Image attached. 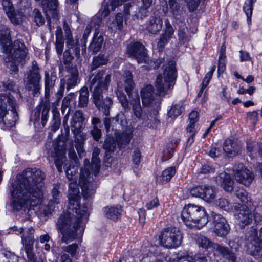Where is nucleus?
<instances>
[{
    "label": "nucleus",
    "mask_w": 262,
    "mask_h": 262,
    "mask_svg": "<svg viewBox=\"0 0 262 262\" xmlns=\"http://www.w3.org/2000/svg\"><path fill=\"white\" fill-rule=\"evenodd\" d=\"M61 248L63 252H67L70 254L71 257L76 256L78 249V246L76 243H73L68 246H62Z\"/></svg>",
    "instance_id": "3c124183"
},
{
    "label": "nucleus",
    "mask_w": 262,
    "mask_h": 262,
    "mask_svg": "<svg viewBox=\"0 0 262 262\" xmlns=\"http://www.w3.org/2000/svg\"><path fill=\"white\" fill-rule=\"evenodd\" d=\"M75 147L80 157L82 156L84 152L83 149L84 138L83 135L81 133H77L75 138Z\"/></svg>",
    "instance_id": "a19ab883"
},
{
    "label": "nucleus",
    "mask_w": 262,
    "mask_h": 262,
    "mask_svg": "<svg viewBox=\"0 0 262 262\" xmlns=\"http://www.w3.org/2000/svg\"><path fill=\"white\" fill-rule=\"evenodd\" d=\"M66 42L67 45L71 48H73L74 46H76L78 44V38L76 36L75 38H73L72 34H67L66 35Z\"/></svg>",
    "instance_id": "338daca9"
},
{
    "label": "nucleus",
    "mask_w": 262,
    "mask_h": 262,
    "mask_svg": "<svg viewBox=\"0 0 262 262\" xmlns=\"http://www.w3.org/2000/svg\"><path fill=\"white\" fill-rule=\"evenodd\" d=\"M124 14L126 18L130 14L129 9L130 8H137L136 5H132L130 3H126L124 6ZM138 11H135L134 14V17L137 19H143L148 15V8L142 6H138Z\"/></svg>",
    "instance_id": "393cba45"
},
{
    "label": "nucleus",
    "mask_w": 262,
    "mask_h": 262,
    "mask_svg": "<svg viewBox=\"0 0 262 262\" xmlns=\"http://www.w3.org/2000/svg\"><path fill=\"white\" fill-rule=\"evenodd\" d=\"M40 70L35 61H33L32 65L28 67L26 72L24 82L25 86L29 91L32 92L34 96H38L40 94L41 85L40 84L41 76Z\"/></svg>",
    "instance_id": "6e6552de"
},
{
    "label": "nucleus",
    "mask_w": 262,
    "mask_h": 262,
    "mask_svg": "<svg viewBox=\"0 0 262 262\" xmlns=\"http://www.w3.org/2000/svg\"><path fill=\"white\" fill-rule=\"evenodd\" d=\"M53 146L54 150H52L51 156L54 158L58 171L62 172V166L66 161L65 142L60 140H56Z\"/></svg>",
    "instance_id": "f8f14e48"
},
{
    "label": "nucleus",
    "mask_w": 262,
    "mask_h": 262,
    "mask_svg": "<svg viewBox=\"0 0 262 262\" xmlns=\"http://www.w3.org/2000/svg\"><path fill=\"white\" fill-rule=\"evenodd\" d=\"M234 216L239 225L245 226L252 222L254 215L247 206L238 204L234 206Z\"/></svg>",
    "instance_id": "dca6fc26"
},
{
    "label": "nucleus",
    "mask_w": 262,
    "mask_h": 262,
    "mask_svg": "<svg viewBox=\"0 0 262 262\" xmlns=\"http://www.w3.org/2000/svg\"><path fill=\"white\" fill-rule=\"evenodd\" d=\"M93 103L95 106L106 116L110 115V110L112 107L113 101L110 97L103 99V93L95 90L92 94Z\"/></svg>",
    "instance_id": "2eb2a0df"
},
{
    "label": "nucleus",
    "mask_w": 262,
    "mask_h": 262,
    "mask_svg": "<svg viewBox=\"0 0 262 262\" xmlns=\"http://www.w3.org/2000/svg\"><path fill=\"white\" fill-rule=\"evenodd\" d=\"M64 91V81L62 83V80L60 81V86L56 93V100L54 102L53 104L55 105H58L61 99L63 96Z\"/></svg>",
    "instance_id": "bf43d9fd"
},
{
    "label": "nucleus",
    "mask_w": 262,
    "mask_h": 262,
    "mask_svg": "<svg viewBox=\"0 0 262 262\" xmlns=\"http://www.w3.org/2000/svg\"><path fill=\"white\" fill-rule=\"evenodd\" d=\"M62 80V82L64 81V84H67V90L69 91L71 89L75 87L80 82L79 78V73L77 70H74L71 74L67 77L66 81Z\"/></svg>",
    "instance_id": "c756f323"
},
{
    "label": "nucleus",
    "mask_w": 262,
    "mask_h": 262,
    "mask_svg": "<svg viewBox=\"0 0 262 262\" xmlns=\"http://www.w3.org/2000/svg\"><path fill=\"white\" fill-rule=\"evenodd\" d=\"M216 205L225 211H228L230 209V203L225 198H221L219 199L215 202Z\"/></svg>",
    "instance_id": "6e6d98bb"
},
{
    "label": "nucleus",
    "mask_w": 262,
    "mask_h": 262,
    "mask_svg": "<svg viewBox=\"0 0 262 262\" xmlns=\"http://www.w3.org/2000/svg\"><path fill=\"white\" fill-rule=\"evenodd\" d=\"M16 103L12 107H9L3 117V122H0V126L3 129H8L16 124L18 116L16 111Z\"/></svg>",
    "instance_id": "aec40b11"
},
{
    "label": "nucleus",
    "mask_w": 262,
    "mask_h": 262,
    "mask_svg": "<svg viewBox=\"0 0 262 262\" xmlns=\"http://www.w3.org/2000/svg\"><path fill=\"white\" fill-rule=\"evenodd\" d=\"M78 106L84 108L87 106L89 102V92L86 86H83L79 91Z\"/></svg>",
    "instance_id": "7c9ffc66"
},
{
    "label": "nucleus",
    "mask_w": 262,
    "mask_h": 262,
    "mask_svg": "<svg viewBox=\"0 0 262 262\" xmlns=\"http://www.w3.org/2000/svg\"><path fill=\"white\" fill-rule=\"evenodd\" d=\"M246 239L247 241V247L248 253L259 258L262 256V239L260 235H257V231L254 227H251L246 235Z\"/></svg>",
    "instance_id": "9d476101"
},
{
    "label": "nucleus",
    "mask_w": 262,
    "mask_h": 262,
    "mask_svg": "<svg viewBox=\"0 0 262 262\" xmlns=\"http://www.w3.org/2000/svg\"><path fill=\"white\" fill-rule=\"evenodd\" d=\"M116 94L122 107L124 109L125 111H128L130 107L128 101L124 93L118 90L116 91Z\"/></svg>",
    "instance_id": "de8ad7c7"
},
{
    "label": "nucleus",
    "mask_w": 262,
    "mask_h": 262,
    "mask_svg": "<svg viewBox=\"0 0 262 262\" xmlns=\"http://www.w3.org/2000/svg\"><path fill=\"white\" fill-rule=\"evenodd\" d=\"M41 6L46 14L47 19L52 17L57 18L58 16L57 0H42Z\"/></svg>",
    "instance_id": "5701e85b"
},
{
    "label": "nucleus",
    "mask_w": 262,
    "mask_h": 262,
    "mask_svg": "<svg viewBox=\"0 0 262 262\" xmlns=\"http://www.w3.org/2000/svg\"><path fill=\"white\" fill-rule=\"evenodd\" d=\"M50 110V104L49 99H46L45 101L42 100L40 103L35 108L33 114L32 115L31 119L34 122H38L40 119L41 124L44 126L49 117Z\"/></svg>",
    "instance_id": "4468645a"
},
{
    "label": "nucleus",
    "mask_w": 262,
    "mask_h": 262,
    "mask_svg": "<svg viewBox=\"0 0 262 262\" xmlns=\"http://www.w3.org/2000/svg\"><path fill=\"white\" fill-rule=\"evenodd\" d=\"M181 217L185 224L190 228L201 229L208 222L204 208L192 204H188L183 207Z\"/></svg>",
    "instance_id": "20e7f679"
},
{
    "label": "nucleus",
    "mask_w": 262,
    "mask_h": 262,
    "mask_svg": "<svg viewBox=\"0 0 262 262\" xmlns=\"http://www.w3.org/2000/svg\"><path fill=\"white\" fill-rule=\"evenodd\" d=\"M233 170L236 181L245 186H249L254 179L253 172L244 167L242 163L235 164Z\"/></svg>",
    "instance_id": "ddd939ff"
},
{
    "label": "nucleus",
    "mask_w": 262,
    "mask_h": 262,
    "mask_svg": "<svg viewBox=\"0 0 262 262\" xmlns=\"http://www.w3.org/2000/svg\"><path fill=\"white\" fill-rule=\"evenodd\" d=\"M100 152V150L99 148H98L97 147H95L94 148L92 153V162L93 163V165H94L95 168L96 169V171L95 173V176H96L100 166V160L99 159V158L98 157Z\"/></svg>",
    "instance_id": "c03bdc74"
},
{
    "label": "nucleus",
    "mask_w": 262,
    "mask_h": 262,
    "mask_svg": "<svg viewBox=\"0 0 262 262\" xmlns=\"http://www.w3.org/2000/svg\"><path fill=\"white\" fill-rule=\"evenodd\" d=\"M24 246L29 260L32 262H36V256L33 252V245H27Z\"/></svg>",
    "instance_id": "13d9d810"
},
{
    "label": "nucleus",
    "mask_w": 262,
    "mask_h": 262,
    "mask_svg": "<svg viewBox=\"0 0 262 262\" xmlns=\"http://www.w3.org/2000/svg\"><path fill=\"white\" fill-rule=\"evenodd\" d=\"M127 52L134 57L139 63L146 62L148 57L144 46L138 41L133 42L127 47Z\"/></svg>",
    "instance_id": "a211bd4d"
},
{
    "label": "nucleus",
    "mask_w": 262,
    "mask_h": 262,
    "mask_svg": "<svg viewBox=\"0 0 262 262\" xmlns=\"http://www.w3.org/2000/svg\"><path fill=\"white\" fill-rule=\"evenodd\" d=\"M101 24V19L98 16H94L86 27L85 31L86 33H90L91 32L99 33Z\"/></svg>",
    "instance_id": "c9c22d12"
},
{
    "label": "nucleus",
    "mask_w": 262,
    "mask_h": 262,
    "mask_svg": "<svg viewBox=\"0 0 262 262\" xmlns=\"http://www.w3.org/2000/svg\"><path fill=\"white\" fill-rule=\"evenodd\" d=\"M98 35V34H94L92 41L89 47V50L93 53L98 52L101 48L103 42V37L101 35L99 36Z\"/></svg>",
    "instance_id": "2f4dec72"
},
{
    "label": "nucleus",
    "mask_w": 262,
    "mask_h": 262,
    "mask_svg": "<svg viewBox=\"0 0 262 262\" xmlns=\"http://www.w3.org/2000/svg\"><path fill=\"white\" fill-rule=\"evenodd\" d=\"M171 34H163L160 37L158 42V46L161 49L164 48L165 45L168 42L169 40L171 38Z\"/></svg>",
    "instance_id": "774afa93"
},
{
    "label": "nucleus",
    "mask_w": 262,
    "mask_h": 262,
    "mask_svg": "<svg viewBox=\"0 0 262 262\" xmlns=\"http://www.w3.org/2000/svg\"><path fill=\"white\" fill-rule=\"evenodd\" d=\"M63 34H56V49L57 53L61 55L63 48Z\"/></svg>",
    "instance_id": "5fc2aeb1"
},
{
    "label": "nucleus",
    "mask_w": 262,
    "mask_h": 262,
    "mask_svg": "<svg viewBox=\"0 0 262 262\" xmlns=\"http://www.w3.org/2000/svg\"><path fill=\"white\" fill-rule=\"evenodd\" d=\"M15 104V100L11 94H0V122H3L4 113Z\"/></svg>",
    "instance_id": "b1692460"
},
{
    "label": "nucleus",
    "mask_w": 262,
    "mask_h": 262,
    "mask_svg": "<svg viewBox=\"0 0 262 262\" xmlns=\"http://www.w3.org/2000/svg\"><path fill=\"white\" fill-rule=\"evenodd\" d=\"M57 79L56 73L52 72L51 74L47 72H45V99H49L50 93L55 85V83Z\"/></svg>",
    "instance_id": "a878e982"
},
{
    "label": "nucleus",
    "mask_w": 262,
    "mask_h": 262,
    "mask_svg": "<svg viewBox=\"0 0 262 262\" xmlns=\"http://www.w3.org/2000/svg\"><path fill=\"white\" fill-rule=\"evenodd\" d=\"M238 248L237 247L233 248L232 246H230V248L225 247L216 243L214 245V251L217 253V255L225 258L229 262H236V252L237 251Z\"/></svg>",
    "instance_id": "412c9836"
},
{
    "label": "nucleus",
    "mask_w": 262,
    "mask_h": 262,
    "mask_svg": "<svg viewBox=\"0 0 262 262\" xmlns=\"http://www.w3.org/2000/svg\"><path fill=\"white\" fill-rule=\"evenodd\" d=\"M108 59L104 55L99 54L93 57V62L91 67V70L94 71L99 67L107 63Z\"/></svg>",
    "instance_id": "58836bf2"
},
{
    "label": "nucleus",
    "mask_w": 262,
    "mask_h": 262,
    "mask_svg": "<svg viewBox=\"0 0 262 262\" xmlns=\"http://www.w3.org/2000/svg\"><path fill=\"white\" fill-rule=\"evenodd\" d=\"M39 208L38 211L41 214H43L45 216H48L54 211L55 204L53 203L52 201H50L47 205L40 204Z\"/></svg>",
    "instance_id": "a18cd8bd"
},
{
    "label": "nucleus",
    "mask_w": 262,
    "mask_h": 262,
    "mask_svg": "<svg viewBox=\"0 0 262 262\" xmlns=\"http://www.w3.org/2000/svg\"><path fill=\"white\" fill-rule=\"evenodd\" d=\"M176 173V169L174 167H168L165 169L162 174L157 178V181L159 183H166L169 181Z\"/></svg>",
    "instance_id": "72a5a7b5"
},
{
    "label": "nucleus",
    "mask_w": 262,
    "mask_h": 262,
    "mask_svg": "<svg viewBox=\"0 0 262 262\" xmlns=\"http://www.w3.org/2000/svg\"><path fill=\"white\" fill-rule=\"evenodd\" d=\"M217 183L221 185L223 189L228 192L233 190V181L231 180L230 176L226 172H222L216 177Z\"/></svg>",
    "instance_id": "bb28decb"
},
{
    "label": "nucleus",
    "mask_w": 262,
    "mask_h": 262,
    "mask_svg": "<svg viewBox=\"0 0 262 262\" xmlns=\"http://www.w3.org/2000/svg\"><path fill=\"white\" fill-rule=\"evenodd\" d=\"M141 95L143 105H151L156 108L160 106V100L157 95H154V88L151 85H147L144 87L141 91Z\"/></svg>",
    "instance_id": "6ab92c4d"
},
{
    "label": "nucleus",
    "mask_w": 262,
    "mask_h": 262,
    "mask_svg": "<svg viewBox=\"0 0 262 262\" xmlns=\"http://www.w3.org/2000/svg\"><path fill=\"white\" fill-rule=\"evenodd\" d=\"M76 170L74 166L71 169L68 168L66 173L68 179L71 181L69 184L68 209L75 212L79 217L68 212L60 214L56 222L57 228L62 234V243L68 244L75 239L78 235V232L81 235L83 231V227L80 223L86 222L89 216V207L85 203L82 205L80 202L81 196L79 188L75 183Z\"/></svg>",
    "instance_id": "f257e3e1"
},
{
    "label": "nucleus",
    "mask_w": 262,
    "mask_h": 262,
    "mask_svg": "<svg viewBox=\"0 0 262 262\" xmlns=\"http://www.w3.org/2000/svg\"><path fill=\"white\" fill-rule=\"evenodd\" d=\"M12 229L16 231L17 235L22 234V243L24 246L34 244V230L33 228H18L17 226L13 227Z\"/></svg>",
    "instance_id": "4be33fe9"
},
{
    "label": "nucleus",
    "mask_w": 262,
    "mask_h": 262,
    "mask_svg": "<svg viewBox=\"0 0 262 262\" xmlns=\"http://www.w3.org/2000/svg\"><path fill=\"white\" fill-rule=\"evenodd\" d=\"M2 255L6 259V262H18V257L9 251H4Z\"/></svg>",
    "instance_id": "052dcab7"
},
{
    "label": "nucleus",
    "mask_w": 262,
    "mask_h": 262,
    "mask_svg": "<svg viewBox=\"0 0 262 262\" xmlns=\"http://www.w3.org/2000/svg\"><path fill=\"white\" fill-rule=\"evenodd\" d=\"M177 78V71L175 62L170 60L166 66L163 77L159 74L156 80V88L159 95L164 96L167 91L172 89Z\"/></svg>",
    "instance_id": "39448f33"
},
{
    "label": "nucleus",
    "mask_w": 262,
    "mask_h": 262,
    "mask_svg": "<svg viewBox=\"0 0 262 262\" xmlns=\"http://www.w3.org/2000/svg\"><path fill=\"white\" fill-rule=\"evenodd\" d=\"M11 34H0V45L2 51L7 55L8 67L16 73L18 71L17 63L25 60L28 50L25 44L19 39L12 43Z\"/></svg>",
    "instance_id": "7ed1b4c3"
},
{
    "label": "nucleus",
    "mask_w": 262,
    "mask_h": 262,
    "mask_svg": "<svg viewBox=\"0 0 262 262\" xmlns=\"http://www.w3.org/2000/svg\"><path fill=\"white\" fill-rule=\"evenodd\" d=\"M103 146L106 152L112 153L116 148V142L113 138L108 137L105 139Z\"/></svg>",
    "instance_id": "49530a36"
},
{
    "label": "nucleus",
    "mask_w": 262,
    "mask_h": 262,
    "mask_svg": "<svg viewBox=\"0 0 262 262\" xmlns=\"http://www.w3.org/2000/svg\"><path fill=\"white\" fill-rule=\"evenodd\" d=\"M201 0H184L187 7L190 12H194L195 11L200 3Z\"/></svg>",
    "instance_id": "680f3d73"
},
{
    "label": "nucleus",
    "mask_w": 262,
    "mask_h": 262,
    "mask_svg": "<svg viewBox=\"0 0 262 262\" xmlns=\"http://www.w3.org/2000/svg\"><path fill=\"white\" fill-rule=\"evenodd\" d=\"M213 232L219 237H225L230 231V226L226 220L221 215L212 214Z\"/></svg>",
    "instance_id": "f3484780"
},
{
    "label": "nucleus",
    "mask_w": 262,
    "mask_h": 262,
    "mask_svg": "<svg viewBox=\"0 0 262 262\" xmlns=\"http://www.w3.org/2000/svg\"><path fill=\"white\" fill-rule=\"evenodd\" d=\"M1 4L3 10L7 15L14 11V9L10 0H2Z\"/></svg>",
    "instance_id": "0e129e2a"
},
{
    "label": "nucleus",
    "mask_w": 262,
    "mask_h": 262,
    "mask_svg": "<svg viewBox=\"0 0 262 262\" xmlns=\"http://www.w3.org/2000/svg\"><path fill=\"white\" fill-rule=\"evenodd\" d=\"M34 21L37 26H41L45 23V19L41 12L37 9H35L32 14Z\"/></svg>",
    "instance_id": "4d7b16f0"
},
{
    "label": "nucleus",
    "mask_w": 262,
    "mask_h": 262,
    "mask_svg": "<svg viewBox=\"0 0 262 262\" xmlns=\"http://www.w3.org/2000/svg\"><path fill=\"white\" fill-rule=\"evenodd\" d=\"M132 138L131 133H122L118 139V145L119 148L123 147L129 143Z\"/></svg>",
    "instance_id": "09e8293b"
},
{
    "label": "nucleus",
    "mask_w": 262,
    "mask_h": 262,
    "mask_svg": "<svg viewBox=\"0 0 262 262\" xmlns=\"http://www.w3.org/2000/svg\"><path fill=\"white\" fill-rule=\"evenodd\" d=\"M123 77L125 78V90L129 97L132 96V98L133 99L130 100V104L132 105L134 115L139 120H145V115L143 114L138 94L137 93L134 94L132 93L134 86L132 73L129 71H126L123 74Z\"/></svg>",
    "instance_id": "423d86ee"
},
{
    "label": "nucleus",
    "mask_w": 262,
    "mask_h": 262,
    "mask_svg": "<svg viewBox=\"0 0 262 262\" xmlns=\"http://www.w3.org/2000/svg\"><path fill=\"white\" fill-rule=\"evenodd\" d=\"M194 238L199 246L204 249H208L211 247L214 249V245L216 244L212 243L207 237L201 234L196 235Z\"/></svg>",
    "instance_id": "f704fd0d"
},
{
    "label": "nucleus",
    "mask_w": 262,
    "mask_h": 262,
    "mask_svg": "<svg viewBox=\"0 0 262 262\" xmlns=\"http://www.w3.org/2000/svg\"><path fill=\"white\" fill-rule=\"evenodd\" d=\"M216 198V191L213 187L204 185V191L202 198L208 203L213 202Z\"/></svg>",
    "instance_id": "4c0bfd02"
},
{
    "label": "nucleus",
    "mask_w": 262,
    "mask_h": 262,
    "mask_svg": "<svg viewBox=\"0 0 262 262\" xmlns=\"http://www.w3.org/2000/svg\"><path fill=\"white\" fill-rule=\"evenodd\" d=\"M105 70L98 71L94 77H91L88 83L90 90L92 94L95 90L103 93L104 90H107L111 82V74H105Z\"/></svg>",
    "instance_id": "9b49d317"
},
{
    "label": "nucleus",
    "mask_w": 262,
    "mask_h": 262,
    "mask_svg": "<svg viewBox=\"0 0 262 262\" xmlns=\"http://www.w3.org/2000/svg\"><path fill=\"white\" fill-rule=\"evenodd\" d=\"M162 20L158 15L150 17L149 23L146 26V30L150 33H157L162 27Z\"/></svg>",
    "instance_id": "cd10ccee"
},
{
    "label": "nucleus",
    "mask_w": 262,
    "mask_h": 262,
    "mask_svg": "<svg viewBox=\"0 0 262 262\" xmlns=\"http://www.w3.org/2000/svg\"><path fill=\"white\" fill-rule=\"evenodd\" d=\"M252 1L253 0H247L244 5L243 6V10L245 13L247 17V20L248 21H251V17L252 14L253 10V5H252Z\"/></svg>",
    "instance_id": "603ef678"
},
{
    "label": "nucleus",
    "mask_w": 262,
    "mask_h": 262,
    "mask_svg": "<svg viewBox=\"0 0 262 262\" xmlns=\"http://www.w3.org/2000/svg\"><path fill=\"white\" fill-rule=\"evenodd\" d=\"M91 166L89 163V161L84 160V166L80 170L79 184L82 191L84 198L88 199L91 197L95 193V190L98 186V183L91 177L90 168Z\"/></svg>",
    "instance_id": "0eeeda50"
},
{
    "label": "nucleus",
    "mask_w": 262,
    "mask_h": 262,
    "mask_svg": "<svg viewBox=\"0 0 262 262\" xmlns=\"http://www.w3.org/2000/svg\"><path fill=\"white\" fill-rule=\"evenodd\" d=\"M204 191V186H199L192 188L190 190V193L193 196L198 197L202 199Z\"/></svg>",
    "instance_id": "69168bd1"
},
{
    "label": "nucleus",
    "mask_w": 262,
    "mask_h": 262,
    "mask_svg": "<svg viewBox=\"0 0 262 262\" xmlns=\"http://www.w3.org/2000/svg\"><path fill=\"white\" fill-rule=\"evenodd\" d=\"M183 110L184 108L180 104L172 105L168 112V115L169 117L175 118L179 116Z\"/></svg>",
    "instance_id": "8fccbe9b"
},
{
    "label": "nucleus",
    "mask_w": 262,
    "mask_h": 262,
    "mask_svg": "<svg viewBox=\"0 0 262 262\" xmlns=\"http://www.w3.org/2000/svg\"><path fill=\"white\" fill-rule=\"evenodd\" d=\"M114 120L120 127H124L127 126V121L124 113L123 112L118 114L115 117L113 118V121Z\"/></svg>",
    "instance_id": "864d4df0"
},
{
    "label": "nucleus",
    "mask_w": 262,
    "mask_h": 262,
    "mask_svg": "<svg viewBox=\"0 0 262 262\" xmlns=\"http://www.w3.org/2000/svg\"><path fill=\"white\" fill-rule=\"evenodd\" d=\"M236 196L243 204H247L250 201V197L248 192L243 188H238L236 189L235 192Z\"/></svg>",
    "instance_id": "79ce46f5"
},
{
    "label": "nucleus",
    "mask_w": 262,
    "mask_h": 262,
    "mask_svg": "<svg viewBox=\"0 0 262 262\" xmlns=\"http://www.w3.org/2000/svg\"><path fill=\"white\" fill-rule=\"evenodd\" d=\"M83 117L82 113L80 111H76L74 114L71 122V127L76 130L77 134L81 129L83 125Z\"/></svg>",
    "instance_id": "473e14b6"
},
{
    "label": "nucleus",
    "mask_w": 262,
    "mask_h": 262,
    "mask_svg": "<svg viewBox=\"0 0 262 262\" xmlns=\"http://www.w3.org/2000/svg\"><path fill=\"white\" fill-rule=\"evenodd\" d=\"M58 189L59 187L58 186H55L51 192L52 199L50 201H52L53 203L54 204L59 203V200L61 196Z\"/></svg>",
    "instance_id": "e2e57ef3"
},
{
    "label": "nucleus",
    "mask_w": 262,
    "mask_h": 262,
    "mask_svg": "<svg viewBox=\"0 0 262 262\" xmlns=\"http://www.w3.org/2000/svg\"><path fill=\"white\" fill-rule=\"evenodd\" d=\"M223 149L229 158L236 156L239 152L237 145L231 139H226L225 141Z\"/></svg>",
    "instance_id": "c85d7f7f"
},
{
    "label": "nucleus",
    "mask_w": 262,
    "mask_h": 262,
    "mask_svg": "<svg viewBox=\"0 0 262 262\" xmlns=\"http://www.w3.org/2000/svg\"><path fill=\"white\" fill-rule=\"evenodd\" d=\"M45 173L36 168H28L16 177L10 189L11 205L19 211L40 204L43 196Z\"/></svg>",
    "instance_id": "f03ea898"
},
{
    "label": "nucleus",
    "mask_w": 262,
    "mask_h": 262,
    "mask_svg": "<svg viewBox=\"0 0 262 262\" xmlns=\"http://www.w3.org/2000/svg\"><path fill=\"white\" fill-rule=\"evenodd\" d=\"M122 212L121 207H105L104 208V213L105 216L108 219L115 220L119 216Z\"/></svg>",
    "instance_id": "e433bc0d"
},
{
    "label": "nucleus",
    "mask_w": 262,
    "mask_h": 262,
    "mask_svg": "<svg viewBox=\"0 0 262 262\" xmlns=\"http://www.w3.org/2000/svg\"><path fill=\"white\" fill-rule=\"evenodd\" d=\"M53 118L52 120L51 130L56 132L57 130L61 125V120L60 113L58 111L53 110L52 111Z\"/></svg>",
    "instance_id": "37998d69"
},
{
    "label": "nucleus",
    "mask_w": 262,
    "mask_h": 262,
    "mask_svg": "<svg viewBox=\"0 0 262 262\" xmlns=\"http://www.w3.org/2000/svg\"><path fill=\"white\" fill-rule=\"evenodd\" d=\"M161 244L167 248L179 246L182 241V235L176 228H167L163 230L159 236Z\"/></svg>",
    "instance_id": "1a4fd4ad"
},
{
    "label": "nucleus",
    "mask_w": 262,
    "mask_h": 262,
    "mask_svg": "<svg viewBox=\"0 0 262 262\" xmlns=\"http://www.w3.org/2000/svg\"><path fill=\"white\" fill-rule=\"evenodd\" d=\"M123 22V15L121 13H118L116 16L115 21L111 23L109 26L111 31L116 32L117 29H118V31H122Z\"/></svg>",
    "instance_id": "ea45409f"
}]
</instances>
